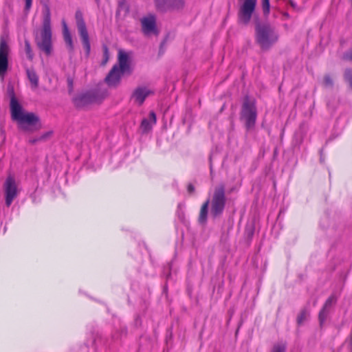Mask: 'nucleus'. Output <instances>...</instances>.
Here are the masks:
<instances>
[{
	"mask_svg": "<svg viewBox=\"0 0 352 352\" xmlns=\"http://www.w3.org/2000/svg\"><path fill=\"white\" fill-rule=\"evenodd\" d=\"M226 186L224 184L221 183L214 188L211 201H210L208 199L202 204L199 216V222L201 224L206 223L210 203L211 206L210 214L213 219H216L223 214L226 208Z\"/></svg>",
	"mask_w": 352,
	"mask_h": 352,
	"instance_id": "f257e3e1",
	"label": "nucleus"
},
{
	"mask_svg": "<svg viewBox=\"0 0 352 352\" xmlns=\"http://www.w3.org/2000/svg\"><path fill=\"white\" fill-rule=\"evenodd\" d=\"M67 82L68 85L69 93L71 94L73 91V79L70 77H68L67 79Z\"/></svg>",
	"mask_w": 352,
	"mask_h": 352,
	"instance_id": "c756f323",
	"label": "nucleus"
},
{
	"mask_svg": "<svg viewBox=\"0 0 352 352\" xmlns=\"http://www.w3.org/2000/svg\"><path fill=\"white\" fill-rule=\"evenodd\" d=\"M188 191L189 193H192L195 191V187L192 184H189L188 185Z\"/></svg>",
	"mask_w": 352,
	"mask_h": 352,
	"instance_id": "7c9ffc66",
	"label": "nucleus"
},
{
	"mask_svg": "<svg viewBox=\"0 0 352 352\" xmlns=\"http://www.w3.org/2000/svg\"><path fill=\"white\" fill-rule=\"evenodd\" d=\"M3 187L5 195V203L6 206L9 207L19 194V190L14 177L8 175L6 179Z\"/></svg>",
	"mask_w": 352,
	"mask_h": 352,
	"instance_id": "6e6552de",
	"label": "nucleus"
},
{
	"mask_svg": "<svg viewBox=\"0 0 352 352\" xmlns=\"http://www.w3.org/2000/svg\"><path fill=\"white\" fill-rule=\"evenodd\" d=\"M26 74L31 82L32 87L36 89L38 86V76L34 69H27Z\"/></svg>",
	"mask_w": 352,
	"mask_h": 352,
	"instance_id": "6ab92c4d",
	"label": "nucleus"
},
{
	"mask_svg": "<svg viewBox=\"0 0 352 352\" xmlns=\"http://www.w3.org/2000/svg\"><path fill=\"white\" fill-rule=\"evenodd\" d=\"M257 111L254 102L246 97L242 105L241 119L245 121V128L248 131L254 129Z\"/></svg>",
	"mask_w": 352,
	"mask_h": 352,
	"instance_id": "423d86ee",
	"label": "nucleus"
},
{
	"mask_svg": "<svg viewBox=\"0 0 352 352\" xmlns=\"http://www.w3.org/2000/svg\"><path fill=\"white\" fill-rule=\"evenodd\" d=\"M286 345L285 344H276L273 346L271 352H285Z\"/></svg>",
	"mask_w": 352,
	"mask_h": 352,
	"instance_id": "bb28decb",
	"label": "nucleus"
},
{
	"mask_svg": "<svg viewBox=\"0 0 352 352\" xmlns=\"http://www.w3.org/2000/svg\"><path fill=\"white\" fill-rule=\"evenodd\" d=\"M156 9L162 12L179 10L184 8V0H154Z\"/></svg>",
	"mask_w": 352,
	"mask_h": 352,
	"instance_id": "9b49d317",
	"label": "nucleus"
},
{
	"mask_svg": "<svg viewBox=\"0 0 352 352\" xmlns=\"http://www.w3.org/2000/svg\"><path fill=\"white\" fill-rule=\"evenodd\" d=\"M102 52H103V58L101 63L102 65H104L109 59V49L107 45H103L102 47Z\"/></svg>",
	"mask_w": 352,
	"mask_h": 352,
	"instance_id": "b1692460",
	"label": "nucleus"
},
{
	"mask_svg": "<svg viewBox=\"0 0 352 352\" xmlns=\"http://www.w3.org/2000/svg\"><path fill=\"white\" fill-rule=\"evenodd\" d=\"M75 19L78 32L82 39L85 53L88 55V32L82 13L80 10L76 12Z\"/></svg>",
	"mask_w": 352,
	"mask_h": 352,
	"instance_id": "f8f14e48",
	"label": "nucleus"
},
{
	"mask_svg": "<svg viewBox=\"0 0 352 352\" xmlns=\"http://www.w3.org/2000/svg\"><path fill=\"white\" fill-rule=\"evenodd\" d=\"M255 38L263 50H269L278 39L275 28L267 23H256Z\"/></svg>",
	"mask_w": 352,
	"mask_h": 352,
	"instance_id": "39448f33",
	"label": "nucleus"
},
{
	"mask_svg": "<svg viewBox=\"0 0 352 352\" xmlns=\"http://www.w3.org/2000/svg\"><path fill=\"white\" fill-rule=\"evenodd\" d=\"M262 6L264 14H268L270 12V0H263Z\"/></svg>",
	"mask_w": 352,
	"mask_h": 352,
	"instance_id": "cd10ccee",
	"label": "nucleus"
},
{
	"mask_svg": "<svg viewBox=\"0 0 352 352\" xmlns=\"http://www.w3.org/2000/svg\"><path fill=\"white\" fill-rule=\"evenodd\" d=\"M43 19L42 28L38 34L36 35L35 41L40 50L47 56L52 52V32L51 26V12L49 4L47 2L43 3Z\"/></svg>",
	"mask_w": 352,
	"mask_h": 352,
	"instance_id": "20e7f679",
	"label": "nucleus"
},
{
	"mask_svg": "<svg viewBox=\"0 0 352 352\" xmlns=\"http://www.w3.org/2000/svg\"><path fill=\"white\" fill-rule=\"evenodd\" d=\"M32 1L33 0H25V8H24V11L25 13H28L32 8Z\"/></svg>",
	"mask_w": 352,
	"mask_h": 352,
	"instance_id": "c85d7f7f",
	"label": "nucleus"
},
{
	"mask_svg": "<svg viewBox=\"0 0 352 352\" xmlns=\"http://www.w3.org/2000/svg\"><path fill=\"white\" fill-rule=\"evenodd\" d=\"M127 333V329L126 327H121L119 331H116L113 336L112 338L114 340H118L122 338V336H126Z\"/></svg>",
	"mask_w": 352,
	"mask_h": 352,
	"instance_id": "5701e85b",
	"label": "nucleus"
},
{
	"mask_svg": "<svg viewBox=\"0 0 352 352\" xmlns=\"http://www.w3.org/2000/svg\"><path fill=\"white\" fill-rule=\"evenodd\" d=\"M100 0H96V3H98Z\"/></svg>",
	"mask_w": 352,
	"mask_h": 352,
	"instance_id": "2f4dec72",
	"label": "nucleus"
},
{
	"mask_svg": "<svg viewBox=\"0 0 352 352\" xmlns=\"http://www.w3.org/2000/svg\"><path fill=\"white\" fill-rule=\"evenodd\" d=\"M10 47L4 36L0 37V77L3 79L8 69Z\"/></svg>",
	"mask_w": 352,
	"mask_h": 352,
	"instance_id": "1a4fd4ad",
	"label": "nucleus"
},
{
	"mask_svg": "<svg viewBox=\"0 0 352 352\" xmlns=\"http://www.w3.org/2000/svg\"><path fill=\"white\" fill-rule=\"evenodd\" d=\"M257 0H244L238 12V22L240 24L248 25L254 13Z\"/></svg>",
	"mask_w": 352,
	"mask_h": 352,
	"instance_id": "0eeeda50",
	"label": "nucleus"
},
{
	"mask_svg": "<svg viewBox=\"0 0 352 352\" xmlns=\"http://www.w3.org/2000/svg\"><path fill=\"white\" fill-rule=\"evenodd\" d=\"M25 52L26 56L29 60H32L34 57V54L31 47L30 43L28 40L25 39Z\"/></svg>",
	"mask_w": 352,
	"mask_h": 352,
	"instance_id": "4be33fe9",
	"label": "nucleus"
},
{
	"mask_svg": "<svg viewBox=\"0 0 352 352\" xmlns=\"http://www.w3.org/2000/svg\"><path fill=\"white\" fill-rule=\"evenodd\" d=\"M10 107L12 119L17 122L20 129L32 133L41 128L39 117L34 113L24 111L14 96L10 98Z\"/></svg>",
	"mask_w": 352,
	"mask_h": 352,
	"instance_id": "f03ea898",
	"label": "nucleus"
},
{
	"mask_svg": "<svg viewBox=\"0 0 352 352\" xmlns=\"http://www.w3.org/2000/svg\"><path fill=\"white\" fill-rule=\"evenodd\" d=\"M309 313L307 308L302 309L297 317V323L301 325L307 318Z\"/></svg>",
	"mask_w": 352,
	"mask_h": 352,
	"instance_id": "412c9836",
	"label": "nucleus"
},
{
	"mask_svg": "<svg viewBox=\"0 0 352 352\" xmlns=\"http://www.w3.org/2000/svg\"><path fill=\"white\" fill-rule=\"evenodd\" d=\"M62 25L63 38L66 44L67 48L69 50V52H72L74 50V45L72 35L70 34L67 25L64 20H63L62 21Z\"/></svg>",
	"mask_w": 352,
	"mask_h": 352,
	"instance_id": "f3484780",
	"label": "nucleus"
},
{
	"mask_svg": "<svg viewBox=\"0 0 352 352\" xmlns=\"http://www.w3.org/2000/svg\"><path fill=\"white\" fill-rule=\"evenodd\" d=\"M344 78L345 80L349 83L350 87L352 89V67L345 70Z\"/></svg>",
	"mask_w": 352,
	"mask_h": 352,
	"instance_id": "393cba45",
	"label": "nucleus"
},
{
	"mask_svg": "<svg viewBox=\"0 0 352 352\" xmlns=\"http://www.w3.org/2000/svg\"><path fill=\"white\" fill-rule=\"evenodd\" d=\"M107 96V91L101 88H96L89 91V104L100 103Z\"/></svg>",
	"mask_w": 352,
	"mask_h": 352,
	"instance_id": "2eb2a0df",
	"label": "nucleus"
},
{
	"mask_svg": "<svg viewBox=\"0 0 352 352\" xmlns=\"http://www.w3.org/2000/svg\"><path fill=\"white\" fill-rule=\"evenodd\" d=\"M140 23L142 32L145 36H149L158 34L156 16L154 14H149L142 17L140 19Z\"/></svg>",
	"mask_w": 352,
	"mask_h": 352,
	"instance_id": "9d476101",
	"label": "nucleus"
},
{
	"mask_svg": "<svg viewBox=\"0 0 352 352\" xmlns=\"http://www.w3.org/2000/svg\"><path fill=\"white\" fill-rule=\"evenodd\" d=\"M73 102L78 109L86 107L88 104V92L77 95L73 98Z\"/></svg>",
	"mask_w": 352,
	"mask_h": 352,
	"instance_id": "a211bd4d",
	"label": "nucleus"
},
{
	"mask_svg": "<svg viewBox=\"0 0 352 352\" xmlns=\"http://www.w3.org/2000/svg\"><path fill=\"white\" fill-rule=\"evenodd\" d=\"M156 114L154 111L149 113V120L146 118H144L142 120L140 128L143 133L148 132L153 127V125L156 123Z\"/></svg>",
	"mask_w": 352,
	"mask_h": 352,
	"instance_id": "dca6fc26",
	"label": "nucleus"
},
{
	"mask_svg": "<svg viewBox=\"0 0 352 352\" xmlns=\"http://www.w3.org/2000/svg\"><path fill=\"white\" fill-rule=\"evenodd\" d=\"M51 135H52L51 131L45 132L43 134H42L36 138L30 139L29 142L32 144H34L39 142H44L47 139H48L51 136Z\"/></svg>",
	"mask_w": 352,
	"mask_h": 352,
	"instance_id": "aec40b11",
	"label": "nucleus"
},
{
	"mask_svg": "<svg viewBox=\"0 0 352 352\" xmlns=\"http://www.w3.org/2000/svg\"><path fill=\"white\" fill-rule=\"evenodd\" d=\"M336 298L334 295L330 296L327 300L325 301L322 308L319 312L318 314V320L320 322V325L322 326V324L326 321V319L329 314L330 309L333 305L336 302Z\"/></svg>",
	"mask_w": 352,
	"mask_h": 352,
	"instance_id": "4468645a",
	"label": "nucleus"
},
{
	"mask_svg": "<svg viewBox=\"0 0 352 352\" xmlns=\"http://www.w3.org/2000/svg\"><path fill=\"white\" fill-rule=\"evenodd\" d=\"M153 94L154 92L146 87L139 86L133 90L131 94V100H133L135 103L141 106L146 98Z\"/></svg>",
	"mask_w": 352,
	"mask_h": 352,
	"instance_id": "ddd939ff",
	"label": "nucleus"
},
{
	"mask_svg": "<svg viewBox=\"0 0 352 352\" xmlns=\"http://www.w3.org/2000/svg\"><path fill=\"white\" fill-rule=\"evenodd\" d=\"M133 55L132 51L126 52L123 50H119L118 64L113 66L105 78V82L109 87H116L118 86L123 75L131 74L133 68L131 64Z\"/></svg>",
	"mask_w": 352,
	"mask_h": 352,
	"instance_id": "7ed1b4c3",
	"label": "nucleus"
},
{
	"mask_svg": "<svg viewBox=\"0 0 352 352\" xmlns=\"http://www.w3.org/2000/svg\"><path fill=\"white\" fill-rule=\"evenodd\" d=\"M323 85L326 87H332L333 86V80L329 74H326L323 78Z\"/></svg>",
	"mask_w": 352,
	"mask_h": 352,
	"instance_id": "a878e982",
	"label": "nucleus"
}]
</instances>
